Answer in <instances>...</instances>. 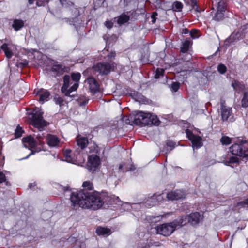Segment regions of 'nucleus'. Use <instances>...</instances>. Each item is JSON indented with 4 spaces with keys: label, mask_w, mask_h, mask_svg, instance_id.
Segmentation results:
<instances>
[{
    "label": "nucleus",
    "mask_w": 248,
    "mask_h": 248,
    "mask_svg": "<svg viewBox=\"0 0 248 248\" xmlns=\"http://www.w3.org/2000/svg\"><path fill=\"white\" fill-rule=\"evenodd\" d=\"M77 154L72 153L71 151L66 149L64 152L65 161L68 163L76 164L78 163V156Z\"/></svg>",
    "instance_id": "obj_10"
},
{
    "label": "nucleus",
    "mask_w": 248,
    "mask_h": 248,
    "mask_svg": "<svg viewBox=\"0 0 248 248\" xmlns=\"http://www.w3.org/2000/svg\"><path fill=\"white\" fill-rule=\"evenodd\" d=\"M217 70L220 74H223L225 73L226 67L224 64H220L217 66Z\"/></svg>",
    "instance_id": "obj_41"
},
{
    "label": "nucleus",
    "mask_w": 248,
    "mask_h": 248,
    "mask_svg": "<svg viewBox=\"0 0 248 248\" xmlns=\"http://www.w3.org/2000/svg\"><path fill=\"white\" fill-rule=\"evenodd\" d=\"M81 74L79 72L72 73L71 76L65 75L63 78V85L61 88L62 92L65 96H70V93L76 91L79 86Z\"/></svg>",
    "instance_id": "obj_2"
},
{
    "label": "nucleus",
    "mask_w": 248,
    "mask_h": 248,
    "mask_svg": "<svg viewBox=\"0 0 248 248\" xmlns=\"http://www.w3.org/2000/svg\"><path fill=\"white\" fill-rule=\"evenodd\" d=\"M1 48L4 51L6 57L8 59L11 58L13 56V53L11 51V47H8L6 43L3 44L1 46Z\"/></svg>",
    "instance_id": "obj_20"
},
{
    "label": "nucleus",
    "mask_w": 248,
    "mask_h": 248,
    "mask_svg": "<svg viewBox=\"0 0 248 248\" xmlns=\"http://www.w3.org/2000/svg\"><path fill=\"white\" fill-rule=\"evenodd\" d=\"M224 12L222 11H217L216 14L214 16V19L216 20L219 21L224 18Z\"/></svg>",
    "instance_id": "obj_32"
},
{
    "label": "nucleus",
    "mask_w": 248,
    "mask_h": 248,
    "mask_svg": "<svg viewBox=\"0 0 248 248\" xmlns=\"http://www.w3.org/2000/svg\"><path fill=\"white\" fill-rule=\"evenodd\" d=\"M42 131H40V132L37 134L35 137L38 140L37 143L39 145H41L42 143L41 142V140L44 137V134L41 132Z\"/></svg>",
    "instance_id": "obj_42"
},
{
    "label": "nucleus",
    "mask_w": 248,
    "mask_h": 248,
    "mask_svg": "<svg viewBox=\"0 0 248 248\" xmlns=\"http://www.w3.org/2000/svg\"><path fill=\"white\" fill-rule=\"evenodd\" d=\"M191 45V42L189 40H186L183 44L182 47H181V51L183 52H186L189 49Z\"/></svg>",
    "instance_id": "obj_28"
},
{
    "label": "nucleus",
    "mask_w": 248,
    "mask_h": 248,
    "mask_svg": "<svg viewBox=\"0 0 248 248\" xmlns=\"http://www.w3.org/2000/svg\"><path fill=\"white\" fill-rule=\"evenodd\" d=\"M232 114L231 108L222 106L221 108V116L223 121H226Z\"/></svg>",
    "instance_id": "obj_17"
},
{
    "label": "nucleus",
    "mask_w": 248,
    "mask_h": 248,
    "mask_svg": "<svg viewBox=\"0 0 248 248\" xmlns=\"http://www.w3.org/2000/svg\"><path fill=\"white\" fill-rule=\"evenodd\" d=\"M100 159L98 156L95 155H90L88 157L87 167L91 171H93L100 166Z\"/></svg>",
    "instance_id": "obj_9"
},
{
    "label": "nucleus",
    "mask_w": 248,
    "mask_h": 248,
    "mask_svg": "<svg viewBox=\"0 0 248 248\" xmlns=\"http://www.w3.org/2000/svg\"><path fill=\"white\" fill-rule=\"evenodd\" d=\"M146 112L139 111L130 116L131 120L137 125H144Z\"/></svg>",
    "instance_id": "obj_11"
},
{
    "label": "nucleus",
    "mask_w": 248,
    "mask_h": 248,
    "mask_svg": "<svg viewBox=\"0 0 248 248\" xmlns=\"http://www.w3.org/2000/svg\"><path fill=\"white\" fill-rule=\"evenodd\" d=\"M246 152H248V154H247L248 155H246V157H248V149H247Z\"/></svg>",
    "instance_id": "obj_58"
},
{
    "label": "nucleus",
    "mask_w": 248,
    "mask_h": 248,
    "mask_svg": "<svg viewBox=\"0 0 248 248\" xmlns=\"http://www.w3.org/2000/svg\"><path fill=\"white\" fill-rule=\"evenodd\" d=\"M77 144L81 149H84L88 144V140L86 138L78 136L77 140Z\"/></svg>",
    "instance_id": "obj_19"
},
{
    "label": "nucleus",
    "mask_w": 248,
    "mask_h": 248,
    "mask_svg": "<svg viewBox=\"0 0 248 248\" xmlns=\"http://www.w3.org/2000/svg\"><path fill=\"white\" fill-rule=\"evenodd\" d=\"M70 200L74 206H78L83 209L93 210L100 209L104 204L103 201L97 193L85 190L73 192Z\"/></svg>",
    "instance_id": "obj_1"
},
{
    "label": "nucleus",
    "mask_w": 248,
    "mask_h": 248,
    "mask_svg": "<svg viewBox=\"0 0 248 248\" xmlns=\"http://www.w3.org/2000/svg\"><path fill=\"white\" fill-rule=\"evenodd\" d=\"M247 149L246 145L244 144H234L230 148V151L232 154L243 157H245L248 155L246 154H248L246 152Z\"/></svg>",
    "instance_id": "obj_5"
},
{
    "label": "nucleus",
    "mask_w": 248,
    "mask_h": 248,
    "mask_svg": "<svg viewBox=\"0 0 248 248\" xmlns=\"http://www.w3.org/2000/svg\"><path fill=\"white\" fill-rule=\"evenodd\" d=\"M167 145L168 146H170L172 148H173L175 146V143L173 142L170 141H168L167 142Z\"/></svg>",
    "instance_id": "obj_51"
},
{
    "label": "nucleus",
    "mask_w": 248,
    "mask_h": 248,
    "mask_svg": "<svg viewBox=\"0 0 248 248\" xmlns=\"http://www.w3.org/2000/svg\"><path fill=\"white\" fill-rule=\"evenodd\" d=\"M188 31L186 29H185L183 30V31H182V33H184V34H186L188 33Z\"/></svg>",
    "instance_id": "obj_53"
},
{
    "label": "nucleus",
    "mask_w": 248,
    "mask_h": 248,
    "mask_svg": "<svg viewBox=\"0 0 248 248\" xmlns=\"http://www.w3.org/2000/svg\"><path fill=\"white\" fill-rule=\"evenodd\" d=\"M238 158L237 157L232 156L230 157L229 159L226 160L224 161V163L226 165H229V164L237 163L238 162Z\"/></svg>",
    "instance_id": "obj_30"
},
{
    "label": "nucleus",
    "mask_w": 248,
    "mask_h": 248,
    "mask_svg": "<svg viewBox=\"0 0 248 248\" xmlns=\"http://www.w3.org/2000/svg\"><path fill=\"white\" fill-rule=\"evenodd\" d=\"M180 85L178 82H172L171 84V89L173 92H177L179 89Z\"/></svg>",
    "instance_id": "obj_43"
},
{
    "label": "nucleus",
    "mask_w": 248,
    "mask_h": 248,
    "mask_svg": "<svg viewBox=\"0 0 248 248\" xmlns=\"http://www.w3.org/2000/svg\"><path fill=\"white\" fill-rule=\"evenodd\" d=\"M238 205L240 206H244L245 205H248V197L244 201L239 202Z\"/></svg>",
    "instance_id": "obj_46"
},
{
    "label": "nucleus",
    "mask_w": 248,
    "mask_h": 248,
    "mask_svg": "<svg viewBox=\"0 0 248 248\" xmlns=\"http://www.w3.org/2000/svg\"><path fill=\"white\" fill-rule=\"evenodd\" d=\"M151 114L150 113H146L145 115V121L144 122V125H148L151 124Z\"/></svg>",
    "instance_id": "obj_39"
},
{
    "label": "nucleus",
    "mask_w": 248,
    "mask_h": 248,
    "mask_svg": "<svg viewBox=\"0 0 248 248\" xmlns=\"http://www.w3.org/2000/svg\"><path fill=\"white\" fill-rule=\"evenodd\" d=\"M157 13L156 12H154L152 15V16H151V18L152 19V22L153 23H154L155 21H156V19H155V16H157Z\"/></svg>",
    "instance_id": "obj_50"
},
{
    "label": "nucleus",
    "mask_w": 248,
    "mask_h": 248,
    "mask_svg": "<svg viewBox=\"0 0 248 248\" xmlns=\"http://www.w3.org/2000/svg\"><path fill=\"white\" fill-rule=\"evenodd\" d=\"M186 217H180L171 222L164 223L155 227L156 233L164 236L171 235L175 230L186 224Z\"/></svg>",
    "instance_id": "obj_3"
},
{
    "label": "nucleus",
    "mask_w": 248,
    "mask_h": 248,
    "mask_svg": "<svg viewBox=\"0 0 248 248\" xmlns=\"http://www.w3.org/2000/svg\"><path fill=\"white\" fill-rule=\"evenodd\" d=\"M63 6L67 7L72 5L73 3L71 2H68L66 0H60Z\"/></svg>",
    "instance_id": "obj_45"
},
{
    "label": "nucleus",
    "mask_w": 248,
    "mask_h": 248,
    "mask_svg": "<svg viewBox=\"0 0 248 248\" xmlns=\"http://www.w3.org/2000/svg\"><path fill=\"white\" fill-rule=\"evenodd\" d=\"M96 232L98 235L107 236L110 235L112 231L109 228L100 226L96 228Z\"/></svg>",
    "instance_id": "obj_16"
},
{
    "label": "nucleus",
    "mask_w": 248,
    "mask_h": 248,
    "mask_svg": "<svg viewBox=\"0 0 248 248\" xmlns=\"http://www.w3.org/2000/svg\"><path fill=\"white\" fill-rule=\"evenodd\" d=\"M105 26L108 28H111L113 26V23L110 21H107L105 23Z\"/></svg>",
    "instance_id": "obj_49"
},
{
    "label": "nucleus",
    "mask_w": 248,
    "mask_h": 248,
    "mask_svg": "<svg viewBox=\"0 0 248 248\" xmlns=\"http://www.w3.org/2000/svg\"><path fill=\"white\" fill-rule=\"evenodd\" d=\"M129 20V16L126 14H122L117 18L118 24L121 25L126 23Z\"/></svg>",
    "instance_id": "obj_23"
},
{
    "label": "nucleus",
    "mask_w": 248,
    "mask_h": 248,
    "mask_svg": "<svg viewBox=\"0 0 248 248\" xmlns=\"http://www.w3.org/2000/svg\"><path fill=\"white\" fill-rule=\"evenodd\" d=\"M188 4L190 5L192 9L195 11L197 10L198 6L197 5L196 0H187L186 2Z\"/></svg>",
    "instance_id": "obj_34"
},
{
    "label": "nucleus",
    "mask_w": 248,
    "mask_h": 248,
    "mask_svg": "<svg viewBox=\"0 0 248 248\" xmlns=\"http://www.w3.org/2000/svg\"><path fill=\"white\" fill-rule=\"evenodd\" d=\"M119 169L122 171H128L133 170L131 165L127 164L125 163L120 164L119 166Z\"/></svg>",
    "instance_id": "obj_26"
},
{
    "label": "nucleus",
    "mask_w": 248,
    "mask_h": 248,
    "mask_svg": "<svg viewBox=\"0 0 248 248\" xmlns=\"http://www.w3.org/2000/svg\"><path fill=\"white\" fill-rule=\"evenodd\" d=\"M226 8V1L225 0H222L218 2L217 6V11L225 12Z\"/></svg>",
    "instance_id": "obj_29"
},
{
    "label": "nucleus",
    "mask_w": 248,
    "mask_h": 248,
    "mask_svg": "<svg viewBox=\"0 0 248 248\" xmlns=\"http://www.w3.org/2000/svg\"><path fill=\"white\" fill-rule=\"evenodd\" d=\"M165 70L162 68H157L155 71V78H158L161 76H163Z\"/></svg>",
    "instance_id": "obj_37"
},
{
    "label": "nucleus",
    "mask_w": 248,
    "mask_h": 248,
    "mask_svg": "<svg viewBox=\"0 0 248 248\" xmlns=\"http://www.w3.org/2000/svg\"><path fill=\"white\" fill-rule=\"evenodd\" d=\"M87 82L89 84L90 90L93 93H95L99 89V85L94 78H89L87 79Z\"/></svg>",
    "instance_id": "obj_15"
},
{
    "label": "nucleus",
    "mask_w": 248,
    "mask_h": 248,
    "mask_svg": "<svg viewBox=\"0 0 248 248\" xmlns=\"http://www.w3.org/2000/svg\"><path fill=\"white\" fill-rule=\"evenodd\" d=\"M6 177L5 175L2 172H0V183L5 182Z\"/></svg>",
    "instance_id": "obj_48"
},
{
    "label": "nucleus",
    "mask_w": 248,
    "mask_h": 248,
    "mask_svg": "<svg viewBox=\"0 0 248 248\" xmlns=\"http://www.w3.org/2000/svg\"><path fill=\"white\" fill-rule=\"evenodd\" d=\"M116 201L117 203H118L119 205H121L123 207V209H124V210L128 211L130 210L131 208H132V205L127 202H123L120 201L118 197L116 198Z\"/></svg>",
    "instance_id": "obj_22"
},
{
    "label": "nucleus",
    "mask_w": 248,
    "mask_h": 248,
    "mask_svg": "<svg viewBox=\"0 0 248 248\" xmlns=\"http://www.w3.org/2000/svg\"><path fill=\"white\" fill-rule=\"evenodd\" d=\"M220 140L222 144L224 145H228L231 143L232 138L226 136H223Z\"/></svg>",
    "instance_id": "obj_27"
},
{
    "label": "nucleus",
    "mask_w": 248,
    "mask_h": 248,
    "mask_svg": "<svg viewBox=\"0 0 248 248\" xmlns=\"http://www.w3.org/2000/svg\"><path fill=\"white\" fill-rule=\"evenodd\" d=\"M233 37V36L232 35H231V36L229 38H232Z\"/></svg>",
    "instance_id": "obj_60"
},
{
    "label": "nucleus",
    "mask_w": 248,
    "mask_h": 248,
    "mask_svg": "<svg viewBox=\"0 0 248 248\" xmlns=\"http://www.w3.org/2000/svg\"><path fill=\"white\" fill-rule=\"evenodd\" d=\"M64 69V67L62 65H55L52 68V71L58 73L62 72Z\"/></svg>",
    "instance_id": "obj_33"
},
{
    "label": "nucleus",
    "mask_w": 248,
    "mask_h": 248,
    "mask_svg": "<svg viewBox=\"0 0 248 248\" xmlns=\"http://www.w3.org/2000/svg\"><path fill=\"white\" fill-rule=\"evenodd\" d=\"M162 216H158L156 217L152 216L151 219L152 220V222H157L160 221L162 219Z\"/></svg>",
    "instance_id": "obj_47"
},
{
    "label": "nucleus",
    "mask_w": 248,
    "mask_h": 248,
    "mask_svg": "<svg viewBox=\"0 0 248 248\" xmlns=\"http://www.w3.org/2000/svg\"><path fill=\"white\" fill-rule=\"evenodd\" d=\"M182 217H186V223L189 222L192 225L194 226L199 224L203 219V216L202 214L196 212L190 214L188 216Z\"/></svg>",
    "instance_id": "obj_8"
},
{
    "label": "nucleus",
    "mask_w": 248,
    "mask_h": 248,
    "mask_svg": "<svg viewBox=\"0 0 248 248\" xmlns=\"http://www.w3.org/2000/svg\"><path fill=\"white\" fill-rule=\"evenodd\" d=\"M33 154H34L33 152L31 151V153H30V154L28 155H27V156L25 158V159L28 158V157H29L31 155Z\"/></svg>",
    "instance_id": "obj_54"
},
{
    "label": "nucleus",
    "mask_w": 248,
    "mask_h": 248,
    "mask_svg": "<svg viewBox=\"0 0 248 248\" xmlns=\"http://www.w3.org/2000/svg\"><path fill=\"white\" fill-rule=\"evenodd\" d=\"M185 196L184 193L180 190L171 191L166 195V199L168 200H177L183 198Z\"/></svg>",
    "instance_id": "obj_13"
},
{
    "label": "nucleus",
    "mask_w": 248,
    "mask_h": 248,
    "mask_svg": "<svg viewBox=\"0 0 248 248\" xmlns=\"http://www.w3.org/2000/svg\"><path fill=\"white\" fill-rule=\"evenodd\" d=\"M39 92L40 93V101L42 102L47 101L50 95L49 93L47 91H44L43 89H41Z\"/></svg>",
    "instance_id": "obj_21"
},
{
    "label": "nucleus",
    "mask_w": 248,
    "mask_h": 248,
    "mask_svg": "<svg viewBox=\"0 0 248 248\" xmlns=\"http://www.w3.org/2000/svg\"><path fill=\"white\" fill-rule=\"evenodd\" d=\"M198 31L196 30H193L190 31V36L193 39L197 38L199 37V35L197 34Z\"/></svg>",
    "instance_id": "obj_44"
},
{
    "label": "nucleus",
    "mask_w": 248,
    "mask_h": 248,
    "mask_svg": "<svg viewBox=\"0 0 248 248\" xmlns=\"http://www.w3.org/2000/svg\"><path fill=\"white\" fill-rule=\"evenodd\" d=\"M232 86L233 87L234 90L238 93L241 92L244 89V85L235 80L232 81Z\"/></svg>",
    "instance_id": "obj_18"
},
{
    "label": "nucleus",
    "mask_w": 248,
    "mask_h": 248,
    "mask_svg": "<svg viewBox=\"0 0 248 248\" xmlns=\"http://www.w3.org/2000/svg\"><path fill=\"white\" fill-rule=\"evenodd\" d=\"M24 26V22L21 20H15L13 24V27L16 31H18Z\"/></svg>",
    "instance_id": "obj_25"
},
{
    "label": "nucleus",
    "mask_w": 248,
    "mask_h": 248,
    "mask_svg": "<svg viewBox=\"0 0 248 248\" xmlns=\"http://www.w3.org/2000/svg\"><path fill=\"white\" fill-rule=\"evenodd\" d=\"M82 186L84 188L91 190L93 188V184L90 181H85L83 183Z\"/></svg>",
    "instance_id": "obj_40"
},
{
    "label": "nucleus",
    "mask_w": 248,
    "mask_h": 248,
    "mask_svg": "<svg viewBox=\"0 0 248 248\" xmlns=\"http://www.w3.org/2000/svg\"><path fill=\"white\" fill-rule=\"evenodd\" d=\"M22 143L24 146L29 149L34 148L37 145V142L31 135L28 136L22 139Z\"/></svg>",
    "instance_id": "obj_12"
},
{
    "label": "nucleus",
    "mask_w": 248,
    "mask_h": 248,
    "mask_svg": "<svg viewBox=\"0 0 248 248\" xmlns=\"http://www.w3.org/2000/svg\"><path fill=\"white\" fill-rule=\"evenodd\" d=\"M242 106L243 107H248V95L246 93H245L243 98L242 100Z\"/></svg>",
    "instance_id": "obj_38"
},
{
    "label": "nucleus",
    "mask_w": 248,
    "mask_h": 248,
    "mask_svg": "<svg viewBox=\"0 0 248 248\" xmlns=\"http://www.w3.org/2000/svg\"><path fill=\"white\" fill-rule=\"evenodd\" d=\"M29 0V3L31 4H32L34 2L33 0Z\"/></svg>",
    "instance_id": "obj_56"
},
{
    "label": "nucleus",
    "mask_w": 248,
    "mask_h": 248,
    "mask_svg": "<svg viewBox=\"0 0 248 248\" xmlns=\"http://www.w3.org/2000/svg\"><path fill=\"white\" fill-rule=\"evenodd\" d=\"M46 141L50 147H56L58 145L60 140L56 136L49 134L46 137Z\"/></svg>",
    "instance_id": "obj_14"
},
{
    "label": "nucleus",
    "mask_w": 248,
    "mask_h": 248,
    "mask_svg": "<svg viewBox=\"0 0 248 248\" xmlns=\"http://www.w3.org/2000/svg\"><path fill=\"white\" fill-rule=\"evenodd\" d=\"M23 132V130H22V128L20 127L19 125H18L16 127V128L15 130V137L16 138H19L21 136L22 133Z\"/></svg>",
    "instance_id": "obj_36"
},
{
    "label": "nucleus",
    "mask_w": 248,
    "mask_h": 248,
    "mask_svg": "<svg viewBox=\"0 0 248 248\" xmlns=\"http://www.w3.org/2000/svg\"><path fill=\"white\" fill-rule=\"evenodd\" d=\"M166 198V195L164 193L160 194L158 195H154L151 198V200L152 201H154V202H161L162 201H163L165 199L164 198Z\"/></svg>",
    "instance_id": "obj_24"
},
{
    "label": "nucleus",
    "mask_w": 248,
    "mask_h": 248,
    "mask_svg": "<svg viewBox=\"0 0 248 248\" xmlns=\"http://www.w3.org/2000/svg\"><path fill=\"white\" fill-rule=\"evenodd\" d=\"M115 55H116V53L115 52H111L108 55V57L109 58H112V57H114L115 56Z\"/></svg>",
    "instance_id": "obj_52"
},
{
    "label": "nucleus",
    "mask_w": 248,
    "mask_h": 248,
    "mask_svg": "<svg viewBox=\"0 0 248 248\" xmlns=\"http://www.w3.org/2000/svg\"><path fill=\"white\" fill-rule=\"evenodd\" d=\"M151 124L155 125H158L160 124L159 120L157 117L155 115L151 114Z\"/></svg>",
    "instance_id": "obj_31"
},
{
    "label": "nucleus",
    "mask_w": 248,
    "mask_h": 248,
    "mask_svg": "<svg viewBox=\"0 0 248 248\" xmlns=\"http://www.w3.org/2000/svg\"><path fill=\"white\" fill-rule=\"evenodd\" d=\"M113 63H100L96 64L93 67L94 71L101 74H108L111 70H113L114 68Z\"/></svg>",
    "instance_id": "obj_6"
},
{
    "label": "nucleus",
    "mask_w": 248,
    "mask_h": 248,
    "mask_svg": "<svg viewBox=\"0 0 248 248\" xmlns=\"http://www.w3.org/2000/svg\"><path fill=\"white\" fill-rule=\"evenodd\" d=\"M186 133L189 140L191 141L194 149H198L202 146V139L200 136L194 135L192 132L186 129Z\"/></svg>",
    "instance_id": "obj_7"
},
{
    "label": "nucleus",
    "mask_w": 248,
    "mask_h": 248,
    "mask_svg": "<svg viewBox=\"0 0 248 248\" xmlns=\"http://www.w3.org/2000/svg\"><path fill=\"white\" fill-rule=\"evenodd\" d=\"M132 205L135 206V207H138V206H140V204L135 203V204H133Z\"/></svg>",
    "instance_id": "obj_57"
},
{
    "label": "nucleus",
    "mask_w": 248,
    "mask_h": 248,
    "mask_svg": "<svg viewBox=\"0 0 248 248\" xmlns=\"http://www.w3.org/2000/svg\"><path fill=\"white\" fill-rule=\"evenodd\" d=\"M36 4H37L38 6H42V4H39L38 2H37V3H36Z\"/></svg>",
    "instance_id": "obj_59"
},
{
    "label": "nucleus",
    "mask_w": 248,
    "mask_h": 248,
    "mask_svg": "<svg viewBox=\"0 0 248 248\" xmlns=\"http://www.w3.org/2000/svg\"><path fill=\"white\" fill-rule=\"evenodd\" d=\"M183 7L182 4L178 1H176L173 3V8L174 10L176 11H180L181 10Z\"/></svg>",
    "instance_id": "obj_35"
},
{
    "label": "nucleus",
    "mask_w": 248,
    "mask_h": 248,
    "mask_svg": "<svg viewBox=\"0 0 248 248\" xmlns=\"http://www.w3.org/2000/svg\"><path fill=\"white\" fill-rule=\"evenodd\" d=\"M35 186V184L33 183V184H30L29 185V187L31 188L32 186Z\"/></svg>",
    "instance_id": "obj_55"
},
{
    "label": "nucleus",
    "mask_w": 248,
    "mask_h": 248,
    "mask_svg": "<svg viewBox=\"0 0 248 248\" xmlns=\"http://www.w3.org/2000/svg\"><path fill=\"white\" fill-rule=\"evenodd\" d=\"M43 114L42 110L38 108V110L33 113L30 121V124L39 131H42L48 124L44 119Z\"/></svg>",
    "instance_id": "obj_4"
}]
</instances>
